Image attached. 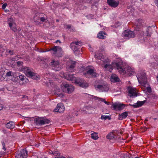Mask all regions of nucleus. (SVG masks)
Masks as SVG:
<instances>
[{"label": "nucleus", "instance_id": "7ed1b4c3", "mask_svg": "<svg viewBox=\"0 0 158 158\" xmlns=\"http://www.w3.org/2000/svg\"><path fill=\"white\" fill-rule=\"evenodd\" d=\"M94 56L96 59L98 60L96 61L98 64L102 65L104 64V68L106 70L111 72L113 70L112 67L111 65L109 63L110 62L109 59L105 58L101 52H99L95 53Z\"/></svg>", "mask_w": 158, "mask_h": 158}, {"label": "nucleus", "instance_id": "412c9836", "mask_svg": "<svg viewBox=\"0 0 158 158\" xmlns=\"http://www.w3.org/2000/svg\"><path fill=\"white\" fill-rule=\"evenodd\" d=\"M107 2L109 5L114 8L117 7L119 3V2L115 0H107Z\"/></svg>", "mask_w": 158, "mask_h": 158}, {"label": "nucleus", "instance_id": "bb28decb", "mask_svg": "<svg viewBox=\"0 0 158 158\" xmlns=\"http://www.w3.org/2000/svg\"><path fill=\"white\" fill-rule=\"evenodd\" d=\"M6 127L8 129H13L15 127V123L13 121H10L6 124Z\"/></svg>", "mask_w": 158, "mask_h": 158}, {"label": "nucleus", "instance_id": "58836bf2", "mask_svg": "<svg viewBox=\"0 0 158 158\" xmlns=\"http://www.w3.org/2000/svg\"><path fill=\"white\" fill-rule=\"evenodd\" d=\"M6 52L7 53L10 54V55H13V51L9 49H6Z\"/></svg>", "mask_w": 158, "mask_h": 158}, {"label": "nucleus", "instance_id": "052dcab7", "mask_svg": "<svg viewBox=\"0 0 158 158\" xmlns=\"http://www.w3.org/2000/svg\"><path fill=\"white\" fill-rule=\"evenodd\" d=\"M118 26L119 25H120V23H118Z\"/></svg>", "mask_w": 158, "mask_h": 158}, {"label": "nucleus", "instance_id": "6e6d98bb", "mask_svg": "<svg viewBox=\"0 0 158 158\" xmlns=\"http://www.w3.org/2000/svg\"><path fill=\"white\" fill-rule=\"evenodd\" d=\"M5 11L7 13L8 12H9V10H5Z\"/></svg>", "mask_w": 158, "mask_h": 158}, {"label": "nucleus", "instance_id": "6e6552de", "mask_svg": "<svg viewBox=\"0 0 158 158\" xmlns=\"http://www.w3.org/2000/svg\"><path fill=\"white\" fill-rule=\"evenodd\" d=\"M34 123L37 126H41L50 123V120L45 118L39 117L34 119Z\"/></svg>", "mask_w": 158, "mask_h": 158}, {"label": "nucleus", "instance_id": "9b49d317", "mask_svg": "<svg viewBox=\"0 0 158 158\" xmlns=\"http://www.w3.org/2000/svg\"><path fill=\"white\" fill-rule=\"evenodd\" d=\"M111 106L114 110H123L126 106L124 104L119 102H115L113 103L111 105Z\"/></svg>", "mask_w": 158, "mask_h": 158}, {"label": "nucleus", "instance_id": "4c0bfd02", "mask_svg": "<svg viewBox=\"0 0 158 158\" xmlns=\"http://www.w3.org/2000/svg\"><path fill=\"white\" fill-rule=\"evenodd\" d=\"M6 75L7 76L10 77V76H12L14 75L13 73H12L11 71H9L6 74Z\"/></svg>", "mask_w": 158, "mask_h": 158}, {"label": "nucleus", "instance_id": "1a4fd4ad", "mask_svg": "<svg viewBox=\"0 0 158 158\" xmlns=\"http://www.w3.org/2000/svg\"><path fill=\"white\" fill-rule=\"evenodd\" d=\"M51 53L57 57H60L62 55V48L59 46H55L49 50Z\"/></svg>", "mask_w": 158, "mask_h": 158}, {"label": "nucleus", "instance_id": "a18cd8bd", "mask_svg": "<svg viewBox=\"0 0 158 158\" xmlns=\"http://www.w3.org/2000/svg\"><path fill=\"white\" fill-rule=\"evenodd\" d=\"M85 108L88 110H92V107H91L89 106H85Z\"/></svg>", "mask_w": 158, "mask_h": 158}, {"label": "nucleus", "instance_id": "20e7f679", "mask_svg": "<svg viewBox=\"0 0 158 158\" xmlns=\"http://www.w3.org/2000/svg\"><path fill=\"white\" fill-rule=\"evenodd\" d=\"M22 69V70L27 76L36 80L40 79L39 76L36 75V74L34 72L32 69H30L29 67H23Z\"/></svg>", "mask_w": 158, "mask_h": 158}, {"label": "nucleus", "instance_id": "5701e85b", "mask_svg": "<svg viewBox=\"0 0 158 158\" xmlns=\"http://www.w3.org/2000/svg\"><path fill=\"white\" fill-rule=\"evenodd\" d=\"M110 81L113 82H116L120 81V79L115 74H113L110 77Z\"/></svg>", "mask_w": 158, "mask_h": 158}, {"label": "nucleus", "instance_id": "37998d69", "mask_svg": "<svg viewBox=\"0 0 158 158\" xmlns=\"http://www.w3.org/2000/svg\"><path fill=\"white\" fill-rule=\"evenodd\" d=\"M23 62L21 61H19L17 62V64L19 66H22L23 65Z\"/></svg>", "mask_w": 158, "mask_h": 158}, {"label": "nucleus", "instance_id": "393cba45", "mask_svg": "<svg viewBox=\"0 0 158 158\" xmlns=\"http://www.w3.org/2000/svg\"><path fill=\"white\" fill-rule=\"evenodd\" d=\"M106 34L104 32L100 31L97 34V37L100 39H104L106 37Z\"/></svg>", "mask_w": 158, "mask_h": 158}, {"label": "nucleus", "instance_id": "7c9ffc66", "mask_svg": "<svg viewBox=\"0 0 158 158\" xmlns=\"http://www.w3.org/2000/svg\"><path fill=\"white\" fill-rule=\"evenodd\" d=\"M91 137L92 139H97L98 137V136L97 133L94 132L91 134Z\"/></svg>", "mask_w": 158, "mask_h": 158}, {"label": "nucleus", "instance_id": "b1692460", "mask_svg": "<svg viewBox=\"0 0 158 158\" xmlns=\"http://www.w3.org/2000/svg\"><path fill=\"white\" fill-rule=\"evenodd\" d=\"M128 112H125L121 113L118 115V119L120 120H122L124 119H125L128 116Z\"/></svg>", "mask_w": 158, "mask_h": 158}, {"label": "nucleus", "instance_id": "6ab92c4d", "mask_svg": "<svg viewBox=\"0 0 158 158\" xmlns=\"http://www.w3.org/2000/svg\"><path fill=\"white\" fill-rule=\"evenodd\" d=\"M60 76L69 81H72L74 78V75L72 74H67L64 72H61L60 73Z\"/></svg>", "mask_w": 158, "mask_h": 158}, {"label": "nucleus", "instance_id": "5fc2aeb1", "mask_svg": "<svg viewBox=\"0 0 158 158\" xmlns=\"http://www.w3.org/2000/svg\"><path fill=\"white\" fill-rule=\"evenodd\" d=\"M2 149L4 150V151L6 150V148L5 147V146H3Z\"/></svg>", "mask_w": 158, "mask_h": 158}, {"label": "nucleus", "instance_id": "0eeeda50", "mask_svg": "<svg viewBox=\"0 0 158 158\" xmlns=\"http://www.w3.org/2000/svg\"><path fill=\"white\" fill-rule=\"evenodd\" d=\"M94 87L97 90L100 92L108 91L109 89L107 84L105 83H100L98 85H95Z\"/></svg>", "mask_w": 158, "mask_h": 158}, {"label": "nucleus", "instance_id": "a878e982", "mask_svg": "<svg viewBox=\"0 0 158 158\" xmlns=\"http://www.w3.org/2000/svg\"><path fill=\"white\" fill-rule=\"evenodd\" d=\"M92 97V98L94 99L95 100H97L98 101H101L103 102L106 104L107 105L110 104V102H107L105 101L103 99L100 98H98L97 97L93 95H90Z\"/></svg>", "mask_w": 158, "mask_h": 158}, {"label": "nucleus", "instance_id": "680f3d73", "mask_svg": "<svg viewBox=\"0 0 158 158\" xmlns=\"http://www.w3.org/2000/svg\"><path fill=\"white\" fill-rule=\"evenodd\" d=\"M157 81H158V76H157Z\"/></svg>", "mask_w": 158, "mask_h": 158}, {"label": "nucleus", "instance_id": "4d7b16f0", "mask_svg": "<svg viewBox=\"0 0 158 158\" xmlns=\"http://www.w3.org/2000/svg\"><path fill=\"white\" fill-rule=\"evenodd\" d=\"M3 108V107L2 106H0V110H2Z\"/></svg>", "mask_w": 158, "mask_h": 158}, {"label": "nucleus", "instance_id": "79ce46f5", "mask_svg": "<svg viewBox=\"0 0 158 158\" xmlns=\"http://www.w3.org/2000/svg\"><path fill=\"white\" fill-rule=\"evenodd\" d=\"M147 90L148 93H150L152 91L151 88L150 87H148L147 88Z\"/></svg>", "mask_w": 158, "mask_h": 158}, {"label": "nucleus", "instance_id": "a211bd4d", "mask_svg": "<svg viewBox=\"0 0 158 158\" xmlns=\"http://www.w3.org/2000/svg\"><path fill=\"white\" fill-rule=\"evenodd\" d=\"M81 43L80 42H75L71 43L70 45V48L74 52H76L78 50V45Z\"/></svg>", "mask_w": 158, "mask_h": 158}, {"label": "nucleus", "instance_id": "72a5a7b5", "mask_svg": "<svg viewBox=\"0 0 158 158\" xmlns=\"http://www.w3.org/2000/svg\"><path fill=\"white\" fill-rule=\"evenodd\" d=\"M101 118L102 120H106L107 118L108 119H111L110 116L106 115H102L101 117Z\"/></svg>", "mask_w": 158, "mask_h": 158}, {"label": "nucleus", "instance_id": "ddd939ff", "mask_svg": "<svg viewBox=\"0 0 158 158\" xmlns=\"http://www.w3.org/2000/svg\"><path fill=\"white\" fill-rule=\"evenodd\" d=\"M126 38H133L135 37V33L133 31H125L122 34Z\"/></svg>", "mask_w": 158, "mask_h": 158}, {"label": "nucleus", "instance_id": "dca6fc26", "mask_svg": "<svg viewBox=\"0 0 158 158\" xmlns=\"http://www.w3.org/2000/svg\"><path fill=\"white\" fill-rule=\"evenodd\" d=\"M27 151L25 149L21 150L20 153L15 156L16 158H26L27 156Z\"/></svg>", "mask_w": 158, "mask_h": 158}, {"label": "nucleus", "instance_id": "39448f33", "mask_svg": "<svg viewBox=\"0 0 158 158\" xmlns=\"http://www.w3.org/2000/svg\"><path fill=\"white\" fill-rule=\"evenodd\" d=\"M136 77L139 82L143 85H145L147 84V77L144 73L138 72Z\"/></svg>", "mask_w": 158, "mask_h": 158}, {"label": "nucleus", "instance_id": "aec40b11", "mask_svg": "<svg viewBox=\"0 0 158 158\" xmlns=\"http://www.w3.org/2000/svg\"><path fill=\"white\" fill-rule=\"evenodd\" d=\"M45 19L44 17H38L37 15L35 16L34 18V22L36 24H39L41 22H44Z\"/></svg>", "mask_w": 158, "mask_h": 158}, {"label": "nucleus", "instance_id": "ea45409f", "mask_svg": "<svg viewBox=\"0 0 158 158\" xmlns=\"http://www.w3.org/2000/svg\"><path fill=\"white\" fill-rule=\"evenodd\" d=\"M5 49L1 45H0V52H2L4 51Z\"/></svg>", "mask_w": 158, "mask_h": 158}, {"label": "nucleus", "instance_id": "c85d7f7f", "mask_svg": "<svg viewBox=\"0 0 158 158\" xmlns=\"http://www.w3.org/2000/svg\"><path fill=\"white\" fill-rule=\"evenodd\" d=\"M25 78V77L23 75H19L17 76L16 78L14 77V78H13L12 79V80L13 81H18L17 80H18V81H19V80H20L21 81H23L24 80Z\"/></svg>", "mask_w": 158, "mask_h": 158}, {"label": "nucleus", "instance_id": "c9c22d12", "mask_svg": "<svg viewBox=\"0 0 158 158\" xmlns=\"http://www.w3.org/2000/svg\"><path fill=\"white\" fill-rule=\"evenodd\" d=\"M20 57L18 55L11 58L12 61H16L19 60Z\"/></svg>", "mask_w": 158, "mask_h": 158}, {"label": "nucleus", "instance_id": "c756f323", "mask_svg": "<svg viewBox=\"0 0 158 158\" xmlns=\"http://www.w3.org/2000/svg\"><path fill=\"white\" fill-rule=\"evenodd\" d=\"M64 27L70 31H74L75 30L74 28L70 24L65 25Z\"/></svg>", "mask_w": 158, "mask_h": 158}, {"label": "nucleus", "instance_id": "09e8293b", "mask_svg": "<svg viewBox=\"0 0 158 158\" xmlns=\"http://www.w3.org/2000/svg\"><path fill=\"white\" fill-rule=\"evenodd\" d=\"M88 46L89 47L90 51L93 52V49L91 47V45H89Z\"/></svg>", "mask_w": 158, "mask_h": 158}, {"label": "nucleus", "instance_id": "49530a36", "mask_svg": "<svg viewBox=\"0 0 158 158\" xmlns=\"http://www.w3.org/2000/svg\"><path fill=\"white\" fill-rule=\"evenodd\" d=\"M22 98H24L25 100H27L28 98V97L26 95H23Z\"/></svg>", "mask_w": 158, "mask_h": 158}, {"label": "nucleus", "instance_id": "2f4dec72", "mask_svg": "<svg viewBox=\"0 0 158 158\" xmlns=\"http://www.w3.org/2000/svg\"><path fill=\"white\" fill-rule=\"evenodd\" d=\"M150 28H151V27H148L147 28V29L146 32H145L144 33H143L142 35H144L146 36H151V33H149L148 31L149 30V29Z\"/></svg>", "mask_w": 158, "mask_h": 158}, {"label": "nucleus", "instance_id": "e2e57ef3", "mask_svg": "<svg viewBox=\"0 0 158 158\" xmlns=\"http://www.w3.org/2000/svg\"><path fill=\"white\" fill-rule=\"evenodd\" d=\"M135 158H139V157H135Z\"/></svg>", "mask_w": 158, "mask_h": 158}, {"label": "nucleus", "instance_id": "f257e3e1", "mask_svg": "<svg viewBox=\"0 0 158 158\" xmlns=\"http://www.w3.org/2000/svg\"><path fill=\"white\" fill-rule=\"evenodd\" d=\"M42 66L44 68L48 69L51 67L52 69L56 71H59L62 69V66L60 62L53 59L50 60L46 58L41 60Z\"/></svg>", "mask_w": 158, "mask_h": 158}, {"label": "nucleus", "instance_id": "f704fd0d", "mask_svg": "<svg viewBox=\"0 0 158 158\" xmlns=\"http://www.w3.org/2000/svg\"><path fill=\"white\" fill-rule=\"evenodd\" d=\"M142 20H138V21H137L136 22L135 24L137 25V27H139L140 26L142 25V24L141 23H142Z\"/></svg>", "mask_w": 158, "mask_h": 158}, {"label": "nucleus", "instance_id": "864d4df0", "mask_svg": "<svg viewBox=\"0 0 158 158\" xmlns=\"http://www.w3.org/2000/svg\"><path fill=\"white\" fill-rule=\"evenodd\" d=\"M58 42H59L60 43H61L60 41L59 40H57L56 41V43H57Z\"/></svg>", "mask_w": 158, "mask_h": 158}, {"label": "nucleus", "instance_id": "de8ad7c7", "mask_svg": "<svg viewBox=\"0 0 158 158\" xmlns=\"http://www.w3.org/2000/svg\"><path fill=\"white\" fill-rule=\"evenodd\" d=\"M21 31V29L20 28L17 29V31L19 32V34L20 33V31ZM21 35H23V34H22V33H21Z\"/></svg>", "mask_w": 158, "mask_h": 158}, {"label": "nucleus", "instance_id": "338daca9", "mask_svg": "<svg viewBox=\"0 0 158 158\" xmlns=\"http://www.w3.org/2000/svg\"><path fill=\"white\" fill-rule=\"evenodd\" d=\"M141 1H142V0H140Z\"/></svg>", "mask_w": 158, "mask_h": 158}, {"label": "nucleus", "instance_id": "e433bc0d", "mask_svg": "<svg viewBox=\"0 0 158 158\" xmlns=\"http://www.w3.org/2000/svg\"><path fill=\"white\" fill-rule=\"evenodd\" d=\"M10 27V29L14 32H15L17 31V29L16 28V25H14V26Z\"/></svg>", "mask_w": 158, "mask_h": 158}, {"label": "nucleus", "instance_id": "f03ea898", "mask_svg": "<svg viewBox=\"0 0 158 158\" xmlns=\"http://www.w3.org/2000/svg\"><path fill=\"white\" fill-rule=\"evenodd\" d=\"M114 64L120 73H127L129 76H131L135 72L134 70L131 68L124 65L122 60L120 58L117 59L112 63L114 65Z\"/></svg>", "mask_w": 158, "mask_h": 158}, {"label": "nucleus", "instance_id": "f8f14e48", "mask_svg": "<svg viewBox=\"0 0 158 158\" xmlns=\"http://www.w3.org/2000/svg\"><path fill=\"white\" fill-rule=\"evenodd\" d=\"M75 62L69 60V62H67V70L69 72H72L73 69L75 67Z\"/></svg>", "mask_w": 158, "mask_h": 158}, {"label": "nucleus", "instance_id": "9d476101", "mask_svg": "<svg viewBox=\"0 0 158 158\" xmlns=\"http://www.w3.org/2000/svg\"><path fill=\"white\" fill-rule=\"evenodd\" d=\"M75 82L76 84L83 88H86L88 87V84L83 79L77 77L76 79Z\"/></svg>", "mask_w": 158, "mask_h": 158}, {"label": "nucleus", "instance_id": "3c124183", "mask_svg": "<svg viewBox=\"0 0 158 158\" xmlns=\"http://www.w3.org/2000/svg\"><path fill=\"white\" fill-rule=\"evenodd\" d=\"M2 146H5V143L4 141L2 142Z\"/></svg>", "mask_w": 158, "mask_h": 158}, {"label": "nucleus", "instance_id": "f3484780", "mask_svg": "<svg viewBox=\"0 0 158 158\" xmlns=\"http://www.w3.org/2000/svg\"><path fill=\"white\" fill-rule=\"evenodd\" d=\"M64 107L63 104L60 103L57 104L56 108L53 111L55 112L62 113L64 111Z\"/></svg>", "mask_w": 158, "mask_h": 158}, {"label": "nucleus", "instance_id": "603ef678", "mask_svg": "<svg viewBox=\"0 0 158 158\" xmlns=\"http://www.w3.org/2000/svg\"><path fill=\"white\" fill-rule=\"evenodd\" d=\"M54 158H66L62 156H60V157H55Z\"/></svg>", "mask_w": 158, "mask_h": 158}, {"label": "nucleus", "instance_id": "473e14b6", "mask_svg": "<svg viewBox=\"0 0 158 158\" xmlns=\"http://www.w3.org/2000/svg\"><path fill=\"white\" fill-rule=\"evenodd\" d=\"M114 137V135L112 132H111L106 136V138L108 139H112Z\"/></svg>", "mask_w": 158, "mask_h": 158}, {"label": "nucleus", "instance_id": "423d86ee", "mask_svg": "<svg viewBox=\"0 0 158 158\" xmlns=\"http://www.w3.org/2000/svg\"><path fill=\"white\" fill-rule=\"evenodd\" d=\"M63 91L68 94L71 93L74 90V87L71 84H69L66 82L63 83L61 85Z\"/></svg>", "mask_w": 158, "mask_h": 158}, {"label": "nucleus", "instance_id": "a19ab883", "mask_svg": "<svg viewBox=\"0 0 158 158\" xmlns=\"http://www.w3.org/2000/svg\"><path fill=\"white\" fill-rule=\"evenodd\" d=\"M152 98L154 99H156L158 98V97L157 95L154 94H152L151 96Z\"/></svg>", "mask_w": 158, "mask_h": 158}, {"label": "nucleus", "instance_id": "bf43d9fd", "mask_svg": "<svg viewBox=\"0 0 158 158\" xmlns=\"http://www.w3.org/2000/svg\"><path fill=\"white\" fill-rule=\"evenodd\" d=\"M2 154L1 153H0V157H1L2 156Z\"/></svg>", "mask_w": 158, "mask_h": 158}, {"label": "nucleus", "instance_id": "8fccbe9b", "mask_svg": "<svg viewBox=\"0 0 158 158\" xmlns=\"http://www.w3.org/2000/svg\"><path fill=\"white\" fill-rule=\"evenodd\" d=\"M40 158H47L45 156L43 155L42 156H41L40 157Z\"/></svg>", "mask_w": 158, "mask_h": 158}, {"label": "nucleus", "instance_id": "2eb2a0df", "mask_svg": "<svg viewBox=\"0 0 158 158\" xmlns=\"http://www.w3.org/2000/svg\"><path fill=\"white\" fill-rule=\"evenodd\" d=\"M128 89L129 96L130 97L133 98L137 96V91L135 88L129 87Z\"/></svg>", "mask_w": 158, "mask_h": 158}, {"label": "nucleus", "instance_id": "c03bdc74", "mask_svg": "<svg viewBox=\"0 0 158 158\" xmlns=\"http://www.w3.org/2000/svg\"><path fill=\"white\" fill-rule=\"evenodd\" d=\"M7 5V4L6 3H5L4 4H3L2 6V9H4L6 8V6Z\"/></svg>", "mask_w": 158, "mask_h": 158}, {"label": "nucleus", "instance_id": "13d9d810", "mask_svg": "<svg viewBox=\"0 0 158 158\" xmlns=\"http://www.w3.org/2000/svg\"><path fill=\"white\" fill-rule=\"evenodd\" d=\"M91 17L92 18L93 17V15H91Z\"/></svg>", "mask_w": 158, "mask_h": 158}, {"label": "nucleus", "instance_id": "69168bd1", "mask_svg": "<svg viewBox=\"0 0 158 158\" xmlns=\"http://www.w3.org/2000/svg\"><path fill=\"white\" fill-rule=\"evenodd\" d=\"M22 30V31H24L23 30V29Z\"/></svg>", "mask_w": 158, "mask_h": 158}, {"label": "nucleus", "instance_id": "4468645a", "mask_svg": "<svg viewBox=\"0 0 158 158\" xmlns=\"http://www.w3.org/2000/svg\"><path fill=\"white\" fill-rule=\"evenodd\" d=\"M83 73L85 77L88 78L89 77L90 75L93 77H95L96 76V73L94 72V70L92 69H89L87 71L86 73Z\"/></svg>", "mask_w": 158, "mask_h": 158}, {"label": "nucleus", "instance_id": "cd10ccee", "mask_svg": "<svg viewBox=\"0 0 158 158\" xmlns=\"http://www.w3.org/2000/svg\"><path fill=\"white\" fill-rule=\"evenodd\" d=\"M7 23L10 27L16 25L15 20L12 18H10L8 19Z\"/></svg>", "mask_w": 158, "mask_h": 158}, {"label": "nucleus", "instance_id": "4be33fe9", "mask_svg": "<svg viewBox=\"0 0 158 158\" xmlns=\"http://www.w3.org/2000/svg\"><path fill=\"white\" fill-rule=\"evenodd\" d=\"M146 100H143L142 101H138L135 104H129V106H132L134 108H136L140 107L143 106L146 102Z\"/></svg>", "mask_w": 158, "mask_h": 158}, {"label": "nucleus", "instance_id": "0e129e2a", "mask_svg": "<svg viewBox=\"0 0 158 158\" xmlns=\"http://www.w3.org/2000/svg\"><path fill=\"white\" fill-rule=\"evenodd\" d=\"M56 21L58 22V20H56Z\"/></svg>", "mask_w": 158, "mask_h": 158}]
</instances>
